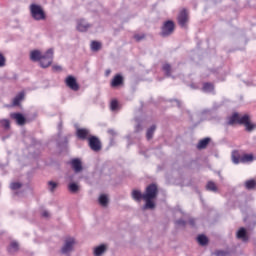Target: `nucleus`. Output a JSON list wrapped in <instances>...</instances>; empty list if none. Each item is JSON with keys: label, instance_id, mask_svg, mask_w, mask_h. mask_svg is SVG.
Returning a JSON list of instances; mask_svg holds the SVG:
<instances>
[{"label": "nucleus", "instance_id": "1", "mask_svg": "<svg viewBox=\"0 0 256 256\" xmlns=\"http://www.w3.org/2000/svg\"><path fill=\"white\" fill-rule=\"evenodd\" d=\"M157 185L155 184H150L149 186L146 187L145 193H141L139 190H133L132 191V198L134 201H141L143 199L146 204L144 206V209H155V202H153V199L157 197Z\"/></svg>", "mask_w": 256, "mask_h": 256}, {"label": "nucleus", "instance_id": "2", "mask_svg": "<svg viewBox=\"0 0 256 256\" xmlns=\"http://www.w3.org/2000/svg\"><path fill=\"white\" fill-rule=\"evenodd\" d=\"M227 125H244L246 131L251 133L253 129H255V124L251 123V118L249 114H245L243 116L239 115V113L235 112L230 117H228Z\"/></svg>", "mask_w": 256, "mask_h": 256}, {"label": "nucleus", "instance_id": "3", "mask_svg": "<svg viewBox=\"0 0 256 256\" xmlns=\"http://www.w3.org/2000/svg\"><path fill=\"white\" fill-rule=\"evenodd\" d=\"M30 13L35 21H44L46 19L45 11L40 5L32 4L30 6Z\"/></svg>", "mask_w": 256, "mask_h": 256}, {"label": "nucleus", "instance_id": "4", "mask_svg": "<svg viewBox=\"0 0 256 256\" xmlns=\"http://www.w3.org/2000/svg\"><path fill=\"white\" fill-rule=\"evenodd\" d=\"M52 63H53V49L50 48L46 51L45 54H42L39 64H40V67H42V69H47V67H51Z\"/></svg>", "mask_w": 256, "mask_h": 256}, {"label": "nucleus", "instance_id": "5", "mask_svg": "<svg viewBox=\"0 0 256 256\" xmlns=\"http://www.w3.org/2000/svg\"><path fill=\"white\" fill-rule=\"evenodd\" d=\"M174 31H175V22H173V20H167L163 23L161 27L160 35L162 37H169V35H173Z\"/></svg>", "mask_w": 256, "mask_h": 256}, {"label": "nucleus", "instance_id": "6", "mask_svg": "<svg viewBox=\"0 0 256 256\" xmlns=\"http://www.w3.org/2000/svg\"><path fill=\"white\" fill-rule=\"evenodd\" d=\"M75 246V238H67L61 248L62 255H69Z\"/></svg>", "mask_w": 256, "mask_h": 256}, {"label": "nucleus", "instance_id": "7", "mask_svg": "<svg viewBox=\"0 0 256 256\" xmlns=\"http://www.w3.org/2000/svg\"><path fill=\"white\" fill-rule=\"evenodd\" d=\"M88 143L92 151H95V152L101 151V141H99V138L95 136H91L88 139Z\"/></svg>", "mask_w": 256, "mask_h": 256}, {"label": "nucleus", "instance_id": "8", "mask_svg": "<svg viewBox=\"0 0 256 256\" xmlns=\"http://www.w3.org/2000/svg\"><path fill=\"white\" fill-rule=\"evenodd\" d=\"M187 21H189V12H187V9H183L178 15V24L180 27H185Z\"/></svg>", "mask_w": 256, "mask_h": 256}, {"label": "nucleus", "instance_id": "9", "mask_svg": "<svg viewBox=\"0 0 256 256\" xmlns=\"http://www.w3.org/2000/svg\"><path fill=\"white\" fill-rule=\"evenodd\" d=\"M67 87L72 89V91H79V84H77V79L73 76H68L65 80Z\"/></svg>", "mask_w": 256, "mask_h": 256}, {"label": "nucleus", "instance_id": "10", "mask_svg": "<svg viewBox=\"0 0 256 256\" xmlns=\"http://www.w3.org/2000/svg\"><path fill=\"white\" fill-rule=\"evenodd\" d=\"M70 165L75 173H81V171H83V164H81V160L79 158L72 159L70 161Z\"/></svg>", "mask_w": 256, "mask_h": 256}, {"label": "nucleus", "instance_id": "11", "mask_svg": "<svg viewBox=\"0 0 256 256\" xmlns=\"http://www.w3.org/2000/svg\"><path fill=\"white\" fill-rule=\"evenodd\" d=\"M10 117L16 121L17 125H24L25 122L27 121L25 119V116L19 112H14L10 114Z\"/></svg>", "mask_w": 256, "mask_h": 256}, {"label": "nucleus", "instance_id": "12", "mask_svg": "<svg viewBox=\"0 0 256 256\" xmlns=\"http://www.w3.org/2000/svg\"><path fill=\"white\" fill-rule=\"evenodd\" d=\"M90 27L91 25L87 23L85 20L83 19L77 20V26H76L77 31H80L81 33H83L87 31Z\"/></svg>", "mask_w": 256, "mask_h": 256}, {"label": "nucleus", "instance_id": "13", "mask_svg": "<svg viewBox=\"0 0 256 256\" xmlns=\"http://www.w3.org/2000/svg\"><path fill=\"white\" fill-rule=\"evenodd\" d=\"M78 139L85 141L89 137V130L85 128H78L76 131Z\"/></svg>", "mask_w": 256, "mask_h": 256}, {"label": "nucleus", "instance_id": "14", "mask_svg": "<svg viewBox=\"0 0 256 256\" xmlns=\"http://www.w3.org/2000/svg\"><path fill=\"white\" fill-rule=\"evenodd\" d=\"M42 56H43V54H41V51H39V50H33L30 52V59L34 63L41 61Z\"/></svg>", "mask_w": 256, "mask_h": 256}, {"label": "nucleus", "instance_id": "15", "mask_svg": "<svg viewBox=\"0 0 256 256\" xmlns=\"http://www.w3.org/2000/svg\"><path fill=\"white\" fill-rule=\"evenodd\" d=\"M119 85H123V76L117 74L111 81V87H119Z\"/></svg>", "mask_w": 256, "mask_h": 256}, {"label": "nucleus", "instance_id": "16", "mask_svg": "<svg viewBox=\"0 0 256 256\" xmlns=\"http://www.w3.org/2000/svg\"><path fill=\"white\" fill-rule=\"evenodd\" d=\"M23 99H25V92H20L19 94H17L16 97L13 99L14 107L20 105Z\"/></svg>", "mask_w": 256, "mask_h": 256}, {"label": "nucleus", "instance_id": "17", "mask_svg": "<svg viewBox=\"0 0 256 256\" xmlns=\"http://www.w3.org/2000/svg\"><path fill=\"white\" fill-rule=\"evenodd\" d=\"M106 251H107V246L105 244H101L100 246L94 249V256H101Z\"/></svg>", "mask_w": 256, "mask_h": 256}, {"label": "nucleus", "instance_id": "18", "mask_svg": "<svg viewBox=\"0 0 256 256\" xmlns=\"http://www.w3.org/2000/svg\"><path fill=\"white\" fill-rule=\"evenodd\" d=\"M98 203L101 207H107L109 205V198L105 194H101L98 198Z\"/></svg>", "mask_w": 256, "mask_h": 256}, {"label": "nucleus", "instance_id": "19", "mask_svg": "<svg viewBox=\"0 0 256 256\" xmlns=\"http://www.w3.org/2000/svg\"><path fill=\"white\" fill-rule=\"evenodd\" d=\"M241 155L239 154V151L234 150L232 152V163H234V165H239V163H241Z\"/></svg>", "mask_w": 256, "mask_h": 256}, {"label": "nucleus", "instance_id": "20", "mask_svg": "<svg viewBox=\"0 0 256 256\" xmlns=\"http://www.w3.org/2000/svg\"><path fill=\"white\" fill-rule=\"evenodd\" d=\"M215 89V86L212 83L206 82L203 84L202 91L204 93H211Z\"/></svg>", "mask_w": 256, "mask_h": 256}, {"label": "nucleus", "instance_id": "21", "mask_svg": "<svg viewBox=\"0 0 256 256\" xmlns=\"http://www.w3.org/2000/svg\"><path fill=\"white\" fill-rule=\"evenodd\" d=\"M237 238L243 239V241H247V230H245V228H240L237 232Z\"/></svg>", "mask_w": 256, "mask_h": 256}, {"label": "nucleus", "instance_id": "22", "mask_svg": "<svg viewBox=\"0 0 256 256\" xmlns=\"http://www.w3.org/2000/svg\"><path fill=\"white\" fill-rule=\"evenodd\" d=\"M209 141H211V138H204L199 141L197 148L198 149H205L207 145H209Z\"/></svg>", "mask_w": 256, "mask_h": 256}, {"label": "nucleus", "instance_id": "23", "mask_svg": "<svg viewBox=\"0 0 256 256\" xmlns=\"http://www.w3.org/2000/svg\"><path fill=\"white\" fill-rule=\"evenodd\" d=\"M17 251H19V243L11 242L8 247V253H15Z\"/></svg>", "mask_w": 256, "mask_h": 256}, {"label": "nucleus", "instance_id": "24", "mask_svg": "<svg viewBox=\"0 0 256 256\" xmlns=\"http://www.w3.org/2000/svg\"><path fill=\"white\" fill-rule=\"evenodd\" d=\"M207 191H213L214 193H217V185L213 181H209L206 185Z\"/></svg>", "mask_w": 256, "mask_h": 256}, {"label": "nucleus", "instance_id": "25", "mask_svg": "<svg viewBox=\"0 0 256 256\" xmlns=\"http://www.w3.org/2000/svg\"><path fill=\"white\" fill-rule=\"evenodd\" d=\"M197 241L202 246H205L207 243H209V239L205 235H199Z\"/></svg>", "mask_w": 256, "mask_h": 256}, {"label": "nucleus", "instance_id": "26", "mask_svg": "<svg viewBox=\"0 0 256 256\" xmlns=\"http://www.w3.org/2000/svg\"><path fill=\"white\" fill-rule=\"evenodd\" d=\"M253 161V154H244L241 157V163H251Z\"/></svg>", "mask_w": 256, "mask_h": 256}, {"label": "nucleus", "instance_id": "27", "mask_svg": "<svg viewBox=\"0 0 256 256\" xmlns=\"http://www.w3.org/2000/svg\"><path fill=\"white\" fill-rule=\"evenodd\" d=\"M162 70L164 71L166 77H171V65L168 63H165L162 66Z\"/></svg>", "mask_w": 256, "mask_h": 256}, {"label": "nucleus", "instance_id": "28", "mask_svg": "<svg viewBox=\"0 0 256 256\" xmlns=\"http://www.w3.org/2000/svg\"><path fill=\"white\" fill-rule=\"evenodd\" d=\"M155 129H157V127L155 125H152L148 130H147V133H146V137L147 139H153V134L155 133Z\"/></svg>", "mask_w": 256, "mask_h": 256}, {"label": "nucleus", "instance_id": "29", "mask_svg": "<svg viewBox=\"0 0 256 256\" xmlns=\"http://www.w3.org/2000/svg\"><path fill=\"white\" fill-rule=\"evenodd\" d=\"M256 187V181L255 180H247L245 182V188L248 190L255 189Z\"/></svg>", "mask_w": 256, "mask_h": 256}, {"label": "nucleus", "instance_id": "30", "mask_svg": "<svg viewBox=\"0 0 256 256\" xmlns=\"http://www.w3.org/2000/svg\"><path fill=\"white\" fill-rule=\"evenodd\" d=\"M91 49H92V51H99L101 49V42L92 41L91 42Z\"/></svg>", "mask_w": 256, "mask_h": 256}, {"label": "nucleus", "instance_id": "31", "mask_svg": "<svg viewBox=\"0 0 256 256\" xmlns=\"http://www.w3.org/2000/svg\"><path fill=\"white\" fill-rule=\"evenodd\" d=\"M68 189H69L70 193H77V191H79V185H77L75 183H70L68 185Z\"/></svg>", "mask_w": 256, "mask_h": 256}, {"label": "nucleus", "instance_id": "32", "mask_svg": "<svg viewBox=\"0 0 256 256\" xmlns=\"http://www.w3.org/2000/svg\"><path fill=\"white\" fill-rule=\"evenodd\" d=\"M48 186H49V192L54 193L55 189H57L58 184H57V182L49 181Z\"/></svg>", "mask_w": 256, "mask_h": 256}, {"label": "nucleus", "instance_id": "33", "mask_svg": "<svg viewBox=\"0 0 256 256\" xmlns=\"http://www.w3.org/2000/svg\"><path fill=\"white\" fill-rule=\"evenodd\" d=\"M21 187H23V184L20 182H13L10 184V189H12V191H17V189H21Z\"/></svg>", "mask_w": 256, "mask_h": 256}, {"label": "nucleus", "instance_id": "34", "mask_svg": "<svg viewBox=\"0 0 256 256\" xmlns=\"http://www.w3.org/2000/svg\"><path fill=\"white\" fill-rule=\"evenodd\" d=\"M111 111H117L119 109V102L117 100H112L110 103Z\"/></svg>", "mask_w": 256, "mask_h": 256}, {"label": "nucleus", "instance_id": "35", "mask_svg": "<svg viewBox=\"0 0 256 256\" xmlns=\"http://www.w3.org/2000/svg\"><path fill=\"white\" fill-rule=\"evenodd\" d=\"M0 123L4 129H9L11 127L9 120L7 119L1 120Z\"/></svg>", "mask_w": 256, "mask_h": 256}, {"label": "nucleus", "instance_id": "36", "mask_svg": "<svg viewBox=\"0 0 256 256\" xmlns=\"http://www.w3.org/2000/svg\"><path fill=\"white\" fill-rule=\"evenodd\" d=\"M134 39L135 41H143V39H145V34H134Z\"/></svg>", "mask_w": 256, "mask_h": 256}, {"label": "nucleus", "instance_id": "37", "mask_svg": "<svg viewBox=\"0 0 256 256\" xmlns=\"http://www.w3.org/2000/svg\"><path fill=\"white\" fill-rule=\"evenodd\" d=\"M215 255L216 256H227L228 253L226 251H223V250H218L215 252Z\"/></svg>", "mask_w": 256, "mask_h": 256}, {"label": "nucleus", "instance_id": "38", "mask_svg": "<svg viewBox=\"0 0 256 256\" xmlns=\"http://www.w3.org/2000/svg\"><path fill=\"white\" fill-rule=\"evenodd\" d=\"M5 56L0 53V67H5Z\"/></svg>", "mask_w": 256, "mask_h": 256}, {"label": "nucleus", "instance_id": "39", "mask_svg": "<svg viewBox=\"0 0 256 256\" xmlns=\"http://www.w3.org/2000/svg\"><path fill=\"white\" fill-rule=\"evenodd\" d=\"M175 223H176V225H178L180 227H185V225H186L185 220H182V219L177 220Z\"/></svg>", "mask_w": 256, "mask_h": 256}, {"label": "nucleus", "instance_id": "40", "mask_svg": "<svg viewBox=\"0 0 256 256\" xmlns=\"http://www.w3.org/2000/svg\"><path fill=\"white\" fill-rule=\"evenodd\" d=\"M52 69H53V71H62V68L59 65L52 66Z\"/></svg>", "mask_w": 256, "mask_h": 256}, {"label": "nucleus", "instance_id": "41", "mask_svg": "<svg viewBox=\"0 0 256 256\" xmlns=\"http://www.w3.org/2000/svg\"><path fill=\"white\" fill-rule=\"evenodd\" d=\"M108 133L109 135H112V137H115V135H117V132L114 129H109Z\"/></svg>", "mask_w": 256, "mask_h": 256}, {"label": "nucleus", "instance_id": "42", "mask_svg": "<svg viewBox=\"0 0 256 256\" xmlns=\"http://www.w3.org/2000/svg\"><path fill=\"white\" fill-rule=\"evenodd\" d=\"M42 217H45V218L50 217L49 211L44 210V211L42 212Z\"/></svg>", "mask_w": 256, "mask_h": 256}, {"label": "nucleus", "instance_id": "43", "mask_svg": "<svg viewBox=\"0 0 256 256\" xmlns=\"http://www.w3.org/2000/svg\"><path fill=\"white\" fill-rule=\"evenodd\" d=\"M189 224L193 227V225H195V219H190Z\"/></svg>", "mask_w": 256, "mask_h": 256}, {"label": "nucleus", "instance_id": "44", "mask_svg": "<svg viewBox=\"0 0 256 256\" xmlns=\"http://www.w3.org/2000/svg\"><path fill=\"white\" fill-rule=\"evenodd\" d=\"M174 101H175L177 107H181V101H179V100H174Z\"/></svg>", "mask_w": 256, "mask_h": 256}, {"label": "nucleus", "instance_id": "45", "mask_svg": "<svg viewBox=\"0 0 256 256\" xmlns=\"http://www.w3.org/2000/svg\"><path fill=\"white\" fill-rule=\"evenodd\" d=\"M136 131H141V124H138V125L136 126Z\"/></svg>", "mask_w": 256, "mask_h": 256}, {"label": "nucleus", "instance_id": "46", "mask_svg": "<svg viewBox=\"0 0 256 256\" xmlns=\"http://www.w3.org/2000/svg\"><path fill=\"white\" fill-rule=\"evenodd\" d=\"M62 127H63V123L60 122L59 125H58L59 131H61Z\"/></svg>", "mask_w": 256, "mask_h": 256}, {"label": "nucleus", "instance_id": "47", "mask_svg": "<svg viewBox=\"0 0 256 256\" xmlns=\"http://www.w3.org/2000/svg\"><path fill=\"white\" fill-rule=\"evenodd\" d=\"M111 73V70L106 71V75H109Z\"/></svg>", "mask_w": 256, "mask_h": 256}]
</instances>
